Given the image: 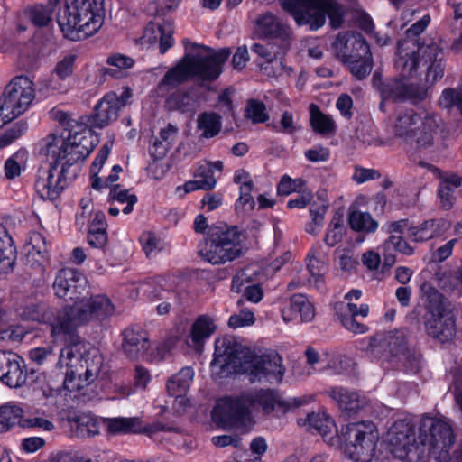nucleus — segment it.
<instances>
[{"label": "nucleus", "mask_w": 462, "mask_h": 462, "mask_svg": "<svg viewBox=\"0 0 462 462\" xmlns=\"http://www.w3.org/2000/svg\"><path fill=\"white\" fill-rule=\"evenodd\" d=\"M221 126V116L215 112H205L198 116L197 127L204 138H211L218 134Z\"/></svg>", "instance_id": "obj_36"}, {"label": "nucleus", "mask_w": 462, "mask_h": 462, "mask_svg": "<svg viewBox=\"0 0 462 462\" xmlns=\"http://www.w3.org/2000/svg\"><path fill=\"white\" fill-rule=\"evenodd\" d=\"M346 226L344 225V217L340 213H336L325 234L324 242L327 245L333 247L341 242L346 234Z\"/></svg>", "instance_id": "obj_43"}, {"label": "nucleus", "mask_w": 462, "mask_h": 462, "mask_svg": "<svg viewBox=\"0 0 462 462\" xmlns=\"http://www.w3.org/2000/svg\"><path fill=\"white\" fill-rule=\"evenodd\" d=\"M213 374L223 378L231 374H245L250 382L281 383L285 369L277 353L256 356L232 336L217 337L214 358L210 363Z\"/></svg>", "instance_id": "obj_3"}, {"label": "nucleus", "mask_w": 462, "mask_h": 462, "mask_svg": "<svg viewBox=\"0 0 462 462\" xmlns=\"http://www.w3.org/2000/svg\"><path fill=\"white\" fill-rule=\"evenodd\" d=\"M298 424L308 430H315L319 433L324 441L329 446L338 444L337 430L335 421L324 411L312 412L305 419H299Z\"/></svg>", "instance_id": "obj_21"}, {"label": "nucleus", "mask_w": 462, "mask_h": 462, "mask_svg": "<svg viewBox=\"0 0 462 462\" xmlns=\"http://www.w3.org/2000/svg\"><path fill=\"white\" fill-rule=\"evenodd\" d=\"M75 61L76 55L68 54L57 62L53 72L58 78L66 81L73 74Z\"/></svg>", "instance_id": "obj_55"}, {"label": "nucleus", "mask_w": 462, "mask_h": 462, "mask_svg": "<svg viewBox=\"0 0 462 462\" xmlns=\"http://www.w3.org/2000/svg\"><path fill=\"white\" fill-rule=\"evenodd\" d=\"M106 426L111 433L138 432L139 420L135 418H112L106 420Z\"/></svg>", "instance_id": "obj_46"}, {"label": "nucleus", "mask_w": 462, "mask_h": 462, "mask_svg": "<svg viewBox=\"0 0 462 462\" xmlns=\"http://www.w3.org/2000/svg\"><path fill=\"white\" fill-rule=\"evenodd\" d=\"M196 180L187 181L182 187H178L177 190L183 189L184 193H189L195 190L213 189L217 184L214 176L211 175L208 165H199L194 174Z\"/></svg>", "instance_id": "obj_33"}, {"label": "nucleus", "mask_w": 462, "mask_h": 462, "mask_svg": "<svg viewBox=\"0 0 462 462\" xmlns=\"http://www.w3.org/2000/svg\"><path fill=\"white\" fill-rule=\"evenodd\" d=\"M103 0H67L57 14L64 36L79 41L97 33L104 23Z\"/></svg>", "instance_id": "obj_9"}, {"label": "nucleus", "mask_w": 462, "mask_h": 462, "mask_svg": "<svg viewBox=\"0 0 462 462\" xmlns=\"http://www.w3.org/2000/svg\"><path fill=\"white\" fill-rule=\"evenodd\" d=\"M262 274L261 268L257 264H250L240 270L232 280V291L240 292L245 286L257 282Z\"/></svg>", "instance_id": "obj_39"}, {"label": "nucleus", "mask_w": 462, "mask_h": 462, "mask_svg": "<svg viewBox=\"0 0 462 462\" xmlns=\"http://www.w3.org/2000/svg\"><path fill=\"white\" fill-rule=\"evenodd\" d=\"M52 287L58 298L74 302L64 313L48 318L54 337L69 334L76 327L92 319H104L114 313V306L108 298L104 295L89 297L88 280L78 270H60Z\"/></svg>", "instance_id": "obj_2"}, {"label": "nucleus", "mask_w": 462, "mask_h": 462, "mask_svg": "<svg viewBox=\"0 0 462 462\" xmlns=\"http://www.w3.org/2000/svg\"><path fill=\"white\" fill-rule=\"evenodd\" d=\"M216 325L212 318L207 315L199 317L192 325L188 344L199 348L206 339H208L215 331Z\"/></svg>", "instance_id": "obj_30"}, {"label": "nucleus", "mask_w": 462, "mask_h": 462, "mask_svg": "<svg viewBox=\"0 0 462 462\" xmlns=\"http://www.w3.org/2000/svg\"><path fill=\"white\" fill-rule=\"evenodd\" d=\"M172 28L170 23H164L160 25L151 23L146 26L143 32V40L152 43L159 40L160 52L165 53L173 44Z\"/></svg>", "instance_id": "obj_29"}, {"label": "nucleus", "mask_w": 462, "mask_h": 462, "mask_svg": "<svg viewBox=\"0 0 462 462\" xmlns=\"http://www.w3.org/2000/svg\"><path fill=\"white\" fill-rule=\"evenodd\" d=\"M337 254H338V264L342 270L351 271L357 266L358 261L351 250L337 249Z\"/></svg>", "instance_id": "obj_63"}, {"label": "nucleus", "mask_w": 462, "mask_h": 462, "mask_svg": "<svg viewBox=\"0 0 462 462\" xmlns=\"http://www.w3.org/2000/svg\"><path fill=\"white\" fill-rule=\"evenodd\" d=\"M328 204L325 200L313 202L310 208L311 220L306 226V231L313 236L318 235L324 222V216L328 210Z\"/></svg>", "instance_id": "obj_45"}, {"label": "nucleus", "mask_w": 462, "mask_h": 462, "mask_svg": "<svg viewBox=\"0 0 462 462\" xmlns=\"http://www.w3.org/2000/svg\"><path fill=\"white\" fill-rule=\"evenodd\" d=\"M349 225L356 231L373 232L375 231L378 224L369 213L355 211L349 216Z\"/></svg>", "instance_id": "obj_48"}, {"label": "nucleus", "mask_w": 462, "mask_h": 462, "mask_svg": "<svg viewBox=\"0 0 462 462\" xmlns=\"http://www.w3.org/2000/svg\"><path fill=\"white\" fill-rule=\"evenodd\" d=\"M282 317L285 322L295 321L310 322L315 317L313 304L303 294H294L288 304L282 310Z\"/></svg>", "instance_id": "obj_23"}, {"label": "nucleus", "mask_w": 462, "mask_h": 462, "mask_svg": "<svg viewBox=\"0 0 462 462\" xmlns=\"http://www.w3.org/2000/svg\"><path fill=\"white\" fill-rule=\"evenodd\" d=\"M16 259V251L12 237L5 226H0V274L13 270Z\"/></svg>", "instance_id": "obj_32"}, {"label": "nucleus", "mask_w": 462, "mask_h": 462, "mask_svg": "<svg viewBox=\"0 0 462 462\" xmlns=\"http://www.w3.org/2000/svg\"><path fill=\"white\" fill-rule=\"evenodd\" d=\"M461 185V179L454 174L445 176L439 188L440 205L444 209H449L454 204V191Z\"/></svg>", "instance_id": "obj_38"}, {"label": "nucleus", "mask_w": 462, "mask_h": 462, "mask_svg": "<svg viewBox=\"0 0 462 462\" xmlns=\"http://www.w3.org/2000/svg\"><path fill=\"white\" fill-rule=\"evenodd\" d=\"M305 185L302 179H291L288 175H283L280 180L277 191L281 195H290L292 192H300Z\"/></svg>", "instance_id": "obj_57"}, {"label": "nucleus", "mask_w": 462, "mask_h": 462, "mask_svg": "<svg viewBox=\"0 0 462 462\" xmlns=\"http://www.w3.org/2000/svg\"><path fill=\"white\" fill-rule=\"evenodd\" d=\"M402 75L401 79H390L381 83H377L375 76H374V85L377 88L382 97V102L379 105L381 110H384L385 101H409L411 104H418L423 101L428 95L426 88L411 81L408 78L414 75Z\"/></svg>", "instance_id": "obj_19"}, {"label": "nucleus", "mask_w": 462, "mask_h": 462, "mask_svg": "<svg viewBox=\"0 0 462 462\" xmlns=\"http://www.w3.org/2000/svg\"><path fill=\"white\" fill-rule=\"evenodd\" d=\"M106 63L109 68L105 69L104 73L119 79L125 76V71L134 66V60L125 54L116 53L107 58Z\"/></svg>", "instance_id": "obj_40"}, {"label": "nucleus", "mask_w": 462, "mask_h": 462, "mask_svg": "<svg viewBox=\"0 0 462 462\" xmlns=\"http://www.w3.org/2000/svg\"><path fill=\"white\" fill-rule=\"evenodd\" d=\"M166 106L171 110L189 112L194 109L195 100L188 93L176 92L168 97Z\"/></svg>", "instance_id": "obj_49"}, {"label": "nucleus", "mask_w": 462, "mask_h": 462, "mask_svg": "<svg viewBox=\"0 0 462 462\" xmlns=\"http://www.w3.org/2000/svg\"><path fill=\"white\" fill-rule=\"evenodd\" d=\"M140 241L148 257L153 256L163 248V242L154 233H143L140 237Z\"/></svg>", "instance_id": "obj_54"}, {"label": "nucleus", "mask_w": 462, "mask_h": 462, "mask_svg": "<svg viewBox=\"0 0 462 462\" xmlns=\"http://www.w3.org/2000/svg\"><path fill=\"white\" fill-rule=\"evenodd\" d=\"M245 116L254 123H263L268 119L265 106L259 101L250 100L246 106Z\"/></svg>", "instance_id": "obj_58"}, {"label": "nucleus", "mask_w": 462, "mask_h": 462, "mask_svg": "<svg viewBox=\"0 0 462 462\" xmlns=\"http://www.w3.org/2000/svg\"><path fill=\"white\" fill-rule=\"evenodd\" d=\"M185 55L178 65L171 69L158 86L159 95H165L190 78L214 80L222 72V65L230 56V50L223 48L214 51L205 45L183 41Z\"/></svg>", "instance_id": "obj_5"}, {"label": "nucleus", "mask_w": 462, "mask_h": 462, "mask_svg": "<svg viewBox=\"0 0 462 462\" xmlns=\"http://www.w3.org/2000/svg\"><path fill=\"white\" fill-rule=\"evenodd\" d=\"M311 399L310 396L283 398L280 393L270 389L249 390L235 399L219 400L212 411V418L218 422L247 426L252 422L253 412L262 410L269 413L276 409L285 412L309 403Z\"/></svg>", "instance_id": "obj_4"}, {"label": "nucleus", "mask_w": 462, "mask_h": 462, "mask_svg": "<svg viewBox=\"0 0 462 462\" xmlns=\"http://www.w3.org/2000/svg\"><path fill=\"white\" fill-rule=\"evenodd\" d=\"M390 129L395 137L420 151L434 146L444 130V123L433 111L418 113L408 109L396 114Z\"/></svg>", "instance_id": "obj_8"}, {"label": "nucleus", "mask_w": 462, "mask_h": 462, "mask_svg": "<svg viewBox=\"0 0 462 462\" xmlns=\"http://www.w3.org/2000/svg\"><path fill=\"white\" fill-rule=\"evenodd\" d=\"M420 291L426 309L424 324L428 334L442 343L452 340L457 329L449 301L429 282L421 284Z\"/></svg>", "instance_id": "obj_12"}, {"label": "nucleus", "mask_w": 462, "mask_h": 462, "mask_svg": "<svg viewBox=\"0 0 462 462\" xmlns=\"http://www.w3.org/2000/svg\"><path fill=\"white\" fill-rule=\"evenodd\" d=\"M379 433L370 421L353 422L342 426L338 437L339 448L353 462H371L375 455Z\"/></svg>", "instance_id": "obj_15"}, {"label": "nucleus", "mask_w": 462, "mask_h": 462, "mask_svg": "<svg viewBox=\"0 0 462 462\" xmlns=\"http://www.w3.org/2000/svg\"><path fill=\"white\" fill-rule=\"evenodd\" d=\"M29 18L38 27L46 26L51 20V11L43 5H35L28 10Z\"/></svg>", "instance_id": "obj_56"}, {"label": "nucleus", "mask_w": 462, "mask_h": 462, "mask_svg": "<svg viewBox=\"0 0 462 462\" xmlns=\"http://www.w3.org/2000/svg\"><path fill=\"white\" fill-rule=\"evenodd\" d=\"M130 97L131 92L128 88L125 89L120 95L116 92L106 93L95 106L94 115L92 116H79L73 118L69 114L61 110L53 111L52 116L54 119L64 127L61 132L62 134H69V122L84 123L88 130L87 138L92 143L90 140L92 137L91 128H104L116 121L120 109L126 105Z\"/></svg>", "instance_id": "obj_14"}, {"label": "nucleus", "mask_w": 462, "mask_h": 462, "mask_svg": "<svg viewBox=\"0 0 462 462\" xmlns=\"http://www.w3.org/2000/svg\"><path fill=\"white\" fill-rule=\"evenodd\" d=\"M252 189L253 181H250L246 184L244 183V185L239 187L240 196L236 203V208L252 209L254 208V201L251 195Z\"/></svg>", "instance_id": "obj_61"}, {"label": "nucleus", "mask_w": 462, "mask_h": 462, "mask_svg": "<svg viewBox=\"0 0 462 462\" xmlns=\"http://www.w3.org/2000/svg\"><path fill=\"white\" fill-rule=\"evenodd\" d=\"M33 81L26 76L14 77L5 88L0 101V127L25 113L35 99Z\"/></svg>", "instance_id": "obj_17"}, {"label": "nucleus", "mask_w": 462, "mask_h": 462, "mask_svg": "<svg viewBox=\"0 0 462 462\" xmlns=\"http://www.w3.org/2000/svg\"><path fill=\"white\" fill-rule=\"evenodd\" d=\"M310 125L314 131L319 134H326L335 131V122L328 115L323 114L318 106L311 104L310 106Z\"/></svg>", "instance_id": "obj_42"}, {"label": "nucleus", "mask_w": 462, "mask_h": 462, "mask_svg": "<svg viewBox=\"0 0 462 462\" xmlns=\"http://www.w3.org/2000/svg\"><path fill=\"white\" fill-rule=\"evenodd\" d=\"M443 57L435 42L420 45L416 40H405L398 44L395 68L403 75H416L421 64L428 65L426 82L434 84L444 75Z\"/></svg>", "instance_id": "obj_10"}, {"label": "nucleus", "mask_w": 462, "mask_h": 462, "mask_svg": "<svg viewBox=\"0 0 462 462\" xmlns=\"http://www.w3.org/2000/svg\"><path fill=\"white\" fill-rule=\"evenodd\" d=\"M103 364L104 357L95 346L79 341L65 346L58 362L60 367H66L64 388L73 392L91 384L99 375Z\"/></svg>", "instance_id": "obj_6"}, {"label": "nucleus", "mask_w": 462, "mask_h": 462, "mask_svg": "<svg viewBox=\"0 0 462 462\" xmlns=\"http://www.w3.org/2000/svg\"><path fill=\"white\" fill-rule=\"evenodd\" d=\"M112 146L113 141H108L106 143H104L100 148L96 159L94 160L90 167V175L93 180L97 177V174L99 173L102 166L108 158Z\"/></svg>", "instance_id": "obj_59"}, {"label": "nucleus", "mask_w": 462, "mask_h": 462, "mask_svg": "<svg viewBox=\"0 0 462 462\" xmlns=\"http://www.w3.org/2000/svg\"><path fill=\"white\" fill-rule=\"evenodd\" d=\"M390 351L397 356L402 354L405 361V367L409 373H417L421 367V356L417 354L406 352V340L404 335L400 332L388 336Z\"/></svg>", "instance_id": "obj_27"}, {"label": "nucleus", "mask_w": 462, "mask_h": 462, "mask_svg": "<svg viewBox=\"0 0 462 462\" xmlns=\"http://www.w3.org/2000/svg\"><path fill=\"white\" fill-rule=\"evenodd\" d=\"M307 269L310 277L307 282L310 286L320 289L324 284V276L328 272V264L321 257L319 249L311 248L307 254Z\"/></svg>", "instance_id": "obj_28"}, {"label": "nucleus", "mask_w": 462, "mask_h": 462, "mask_svg": "<svg viewBox=\"0 0 462 462\" xmlns=\"http://www.w3.org/2000/svg\"><path fill=\"white\" fill-rule=\"evenodd\" d=\"M329 396L335 400L339 408L347 413H355L365 405V400L358 393L341 387L329 391Z\"/></svg>", "instance_id": "obj_31"}, {"label": "nucleus", "mask_w": 462, "mask_h": 462, "mask_svg": "<svg viewBox=\"0 0 462 462\" xmlns=\"http://www.w3.org/2000/svg\"><path fill=\"white\" fill-rule=\"evenodd\" d=\"M177 134L178 128L171 124L161 129L159 138L154 141L150 150L152 155L156 159L162 158L175 142Z\"/></svg>", "instance_id": "obj_35"}, {"label": "nucleus", "mask_w": 462, "mask_h": 462, "mask_svg": "<svg viewBox=\"0 0 462 462\" xmlns=\"http://www.w3.org/2000/svg\"><path fill=\"white\" fill-rule=\"evenodd\" d=\"M257 26L262 34L280 41L284 44V48H289L291 32L289 26L280 18L271 13L263 14L257 19Z\"/></svg>", "instance_id": "obj_24"}, {"label": "nucleus", "mask_w": 462, "mask_h": 462, "mask_svg": "<svg viewBox=\"0 0 462 462\" xmlns=\"http://www.w3.org/2000/svg\"><path fill=\"white\" fill-rule=\"evenodd\" d=\"M69 126L68 134H51L40 143V152L49 161L48 166L39 168L34 183L42 199H56L67 186V168L83 161L93 149L84 123L71 121Z\"/></svg>", "instance_id": "obj_1"}, {"label": "nucleus", "mask_w": 462, "mask_h": 462, "mask_svg": "<svg viewBox=\"0 0 462 462\" xmlns=\"http://www.w3.org/2000/svg\"><path fill=\"white\" fill-rule=\"evenodd\" d=\"M439 105L448 110L457 108L462 114V87L457 89L445 88L439 97Z\"/></svg>", "instance_id": "obj_50"}, {"label": "nucleus", "mask_w": 462, "mask_h": 462, "mask_svg": "<svg viewBox=\"0 0 462 462\" xmlns=\"http://www.w3.org/2000/svg\"><path fill=\"white\" fill-rule=\"evenodd\" d=\"M288 48H284V44H278V42H268L266 44L254 43L252 46V51L255 52L259 57L264 59L267 63L272 65L274 69L272 76L277 77L282 74V72L288 75L292 71L291 68H287L283 65L281 60V57L286 52Z\"/></svg>", "instance_id": "obj_22"}, {"label": "nucleus", "mask_w": 462, "mask_h": 462, "mask_svg": "<svg viewBox=\"0 0 462 462\" xmlns=\"http://www.w3.org/2000/svg\"><path fill=\"white\" fill-rule=\"evenodd\" d=\"M75 431L80 438L95 436L99 431L98 423L90 414H82L75 420Z\"/></svg>", "instance_id": "obj_47"}, {"label": "nucleus", "mask_w": 462, "mask_h": 462, "mask_svg": "<svg viewBox=\"0 0 462 462\" xmlns=\"http://www.w3.org/2000/svg\"><path fill=\"white\" fill-rule=\"evenodd\" d=\"M27 153L25 151H18L5 162V173L6 178L14 179L21 174L22 168L25 164Z\"/></svg>", "instance_id": "obj_52"}, {"label": "nucleus", "mask_w": 462, "mask_h": 462, "mask_svg": "<svg viewBox=\"0 0 462 462\" xmlns=\"http://www.w3.org/2000/svg\"><path fill=\"white\" fill-rule=\"evenodd\" d=\"M281 5L298 25H308L311 31L321 28L327 16L333 28L340 27L344 20L343 7L337 0H282Z\"/></svg>", "instance_id": "obj_13"}, {"label": "nucleus", "mask_w": 462, "mask_h": 462, "mask_svg": "<svg viewBox=\"0 0 462 462\" xmlns=\"http://www.w3.org/2000/svg\"><path fill=\"white\" fill-rule=\"evenodd\" d=\"M336 57L358 80L365 79L372 71L373 58L369 45L360 33L340 32L333 42Z\"/></svg>", "instance_id": "obj_16"}, {"label": "nucleus", "mask_w": 462, "mask_h": 462, "mask_svg": "<svg viewBox=\"0 0 462 462\" xmlns=\"http://www.w3.org/2000/svg\"><path fill=\"white\" fill-rule=\"evenodd\" d=\"M334 310L337 319L342 326L356 334H364L367 331V327L358 322L356 317L365 318L369 314V306L365 303L357 306L352 302H337Z\"/></svg>", "instance_id": "obj_20"}, {"label": "nucleus", "mask_w": 462, "mask_h": 462, "mask_svg": "<svg viewBox=\"0 0 462 462\" xmlns=\"http://www.w3.org/2000/svg\"><path fill=\"white\" fill-rule=\"evenodd\" d=\"M386 249H394L397 252L402 253L406 255H411L413 253V249L402 239L401 236L391 235V236L385 241Z\"/></svg>", "instance_id": "obj_64"}, {"label": "nucleus", "mask_w": 462, "mask_h": 462, "mask_svg": "<svg viewBox=\"0 0 462 462\" xmlns=\"http://www.w3.org/2000/svg\"><path fill=\"white\" fill-rule=\"evenodd\" d=\"M419 462L430 459L446 462L456 443L452 420L443 415L423 413L417 417Z\"/></svg>", "instance_id": "obj_7"}, {"label": "nucleus", "mask_w": 462, "mask_h": 462, "mask_svg": "<svg viewBox=\"0 0 462 462\" xmlns=\"http://www.w3.org/2000/svg\"><path fill=\"white\" fill-rule=\"evenodd\" d=\"M254 323V315L249 310H242L239 313L232 315L228 320V325L234 328L251 326Z\"/></svg>", "instance_id": "obj_62"}, {"label": "nucleus", "mask_w": 462, "mask_h": 462, "mask_svg": "<svg viewBox=\"0 0 462 462\" xmlns=\"http://www.w3.org/2000/svg\"><path fill=\"white\" fill-rule=\"evenodd\" d=\"M24 246L28 256H37L36 262L40 263L42 259L46 257L48 252V245L46 239L42 233H30Z\"/></svg>", "instance_id": "obj_44"}, {"label": "nucleus", "mask_w": 462, "mask_h": 462, "mask_svg": "<svg viewBox=\"0 0 462 462\" xmlns=\"http://www.w3.org/2000/svg\"><path fill=\"white\" fill-rule=\"evenodd\" d=\"M123 348L130 358L143 356L149 348L147 332L137 328H130L124 331Z\"/></svg>", "instance_id": "obj_25"}, {"label": "nucleus", "mask_w": 462, "mask_h": 462, "mask_svg": "<svg viewBox=\"0 0 462 462\" xmlns=\"http://www.w3.org/2000/svg\"><path fill=\"white\" fill-rule=\"evenodd\" d=\"M39 91L44 96H51L67 91V85L64 79L58 78L55 73L40 80Z\"/></svg>", "instance_id": "obj_51"}, {"label": "nucleus", "mask_w": 462, "mask_h": 462, "mask_svg": "<svg viewBox=\"0 0 462 462\" xmlns=\"http://www.w3.org/2000/svg\"><path fill=\"white\" fill-rule=\"evenodd\" d=\"M244 238L236 226H210L207 237L199 245L198 253L207 263L225 264L241 256Z\"/></svg>", "instance_id": "obj_11"}, {"label": "nucleus", "mask_w": 462, "mask_h": 462, "mask_svg": "<svg viewBox=\"0 0 462 462\" xmlns=\"http://www.w3.org/2000/svg\"><path fill=\"white\" fill-rule=\"evenodd\" d=\"M194 378L191 367H183L170 377L166 383V390L170 396L186 394Z\"/></svg>", "instance_id": "obj_34"}, {"label": "nucleus", "mask_w": 462, "mask_h": 462, "mask_svg": "<svg viewBox=\"0 0 462 462\" xmlns=\"http://www.w3.org/2000/svg\"><path fill=\"white\" fill-rule=\"evenodd\" d=\"M305 354L310 367L306 372L301 371L300 367H294L293 373L296 376L310 375L313 372H319L318 368L327 361V355L320 356L311 348L307 349Z\"/></svg>", "instance_id": "obj_53"}, {"label": "nucleus", "mask_w": 462, "mask_h": 462, "mask_svg": "<svg viewBox=\"0 0 462 462\" xmlns=\"http://www.w3.org/2000/svg\"><path fill=\"white\" fill-rule=\"evenodd\" d=\"M0 380L11 388H18L23 385L27 380V372L23 365V360L16 356L14 361L9 365Z\"/></svg>", "instance_id": "obj_37"}, {"label": "nucleus", "mask_w": 462, "mask_h": 462, "mask_svg": "<svg viewBox=\"0 0 462 462\" xmlns=\"http://www.w3.org/2000/svg\"><path fill=\"white\" fill-rule=\"evenodd\" d=\"M450 227V223L443 218L430 219L409 228L408 236L416 242H422L443 235Z\"/></svg>", "instance_id": "obj_26"}, {"label": "nucleus", "mask_w": 462, "mask_h": 462, "mask_svg": "<svg viewBox=\"0 0 462 462\" xmlns=\"http://www.w3.org/2000/svg\"><path fill=\"white\" fill-rule=\"evenodd\" d=\"M18 424L22 428H38L46 432H51L55 429L54 424L51 420L41 417L23 418V416L18 420Z\"/></svg>", "instance_id": "obj_60"}, {"label": "nucleus", "mask_w": 462, "mask_h": 462, "mask_svg": "<svg viewBox=\"0 0 462 462\" xmlns=\"http://www.w3.org/2000/svg\"><path fill=\"white\" fill-rule=\"evenodd\" d=\"M386 440L395 457L419 462L416 452L419 448L417 417L407 416L396 420L387 432Z\"/></svg>", "instance_id": "obj_18"}, {"label": "nucleus", "mask_w": 462, "mask_h": 462, "mask_svg": "<svg viewBox=\"0 0 462 462\" xmlns=\"http://www.w3.org/2000/svg\"><path fill=\"white\" fill-rule=\"evenodd\" d=\"M23 408L15 403L0 406V433L8 431L23 416Z\"/></svg>", "instance_id": "obj_41"}]
</instances>
